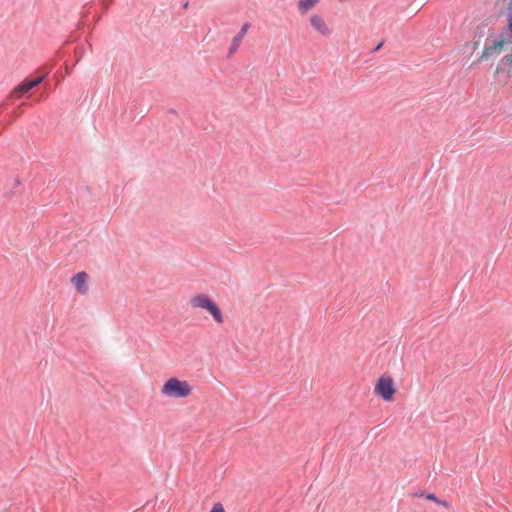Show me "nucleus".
<instances>
[{
	"mask_svg": "<svg viewBox=\"0 0 512 512\" xmlns=\"http://www.w3.org/2000/svg\"><path fill=\"white\" fill-rule=\"evenodd\" d=\"M192 390L188 381L171 377L161 387V394L169 398H186L192 393Z\"/></svg>",
	"mask_w": 512,
	"mask_h": 512,
	"instance_id": "obj_2",
	"label": "nucleus"
},
{
	"mask_svg": "<svg viewBox=\"0 0 512 512\" xmlns=\"http://www.w3.org/2000/svg\"><path fill=\"white\" fill-rule=\"evenodd\" d=\"M189 303L194 309L206 310L217 324L224 323V317L217 304L206 294L200 293L192 296Z\"/></svg>",
	"mask_w": 512,
	"mask_h": 512,
	"instance_id": "obj_1",
	"label": "nucleus"
},
{
	"mask_svg": "<svg viewBox=\"0 0 512 512\" xmlns=\"http://www.w3.org/2000/svg\"><path fill=\"white\" fill-rule=\"evenodd\" d=\"M88 279L89 275L84 271L78 272L71 278V283L79 294L86 295L88 293Z\"/></svg>",
	"mask_w": 512,
	"mask_h": 512,
	"instance_id": "obj_7",
	"label": "nucleus"
},
{
	"mask_svg": "<svg viewBox=\"0 0 512 512\" xmlns=\"http://www.w3.org/2000/svg\"><path fill=\"white\" fill-rule=\"evenodd\" d=\"M250 27L251 24L249 22H245L240 28L239 32L233 37L228 50L229 56H232L239 49Z\"/></svg>",
	"mask_w": 512,
	"mask_h": 512,
	"instance_id": "obj_8",
	"label": "nucleus"
},
{
	"mask_svg": "<svg viewBox=\"0 0 512 512\" xmlns=\"http://www.w3.org/2000/svg\"><path fill=\"white\" fill-rule=\"evenodd\" d=\"M374 390L385 401H391L396 392L392 378L385 375L378 379Z\"/></svg>",
	"mask_w": 512,
	"mask_h": 512,
	"instance_id": "obj_3",
	"label": "nucleus"
},
{
	"mask_svg": "<svg viewBox=\"0 0 512 512\" xmlns=\"http://www.w3.org/2000/svg\"><path fill=\"white\" fill-rule=\"evenodd\" d=\"M309 22L313 30L323 37H330L333 33V29L326 22L324 17L320 14H312L309 18Z\"/></svg>",
	"mask_w": 512,
	"mask_h": 512,
	"instance_id": "obj_4",
	"label": "nucleus"
},
{
	"mask_svg": "<svg viewBox=\"0 0 512 512\" xmlns=\"http://www.w3.org/2000/svg\"><path fill=\"white\" fill-rule=\"evenodd\" d=\"M504 65L512 67V54L507 55V56L502 58L500 65H498V67L496 69V73L497 74H499L501 71H503V67L502 66H504Z\"/></svg>",
	"mask_w": 512,
	"mask_h": 512,
	"instance_id": "obj_11",
	"label": "nucleus"
},
{
	"mask_svg": "<svg viewBox=\"0 0 512 512\" xmlns=\"http://www.w3.org/2000/svg\"><path fill=\"white\" fill-rule=\"evenodd\" d=\"M508 26L512 29V1L508 6Z\"/></svg>",
	"mask_w": 512,
	"mask_h": 512,
	"instance_id": "obj_13",
	"label": "nucleus"
},
{
	"mask_svg": "<svg viewBox=\"0 0 512 512\" xmlns=\"http://www.w3.org/2000/svg\"><path fill=\"white\" fill-rule=\"evenodd\" d=\"M45 77H46V75H43L36 79L23 81L21 84H19L17 87L14 88L10 97L16 98V99L21 98L24 94L29 92L31 89L38 86L44 80Z\"/></svg>",
	"mask_w": 512,
	"mask_h": 512,
	"instance_id": "obj_6",
	"label": "nucleus"
},
{
	"mask_svg": "<svg viewBox=\"0 0 512 512\" xmlns=\"http://www.w3.org/2000/svg\"><path fill=\"white\" fill-rule=\"evenodd\" d=\"M511 43L510 37L506 38L503 35L495 38L490 45H487L483 51L482 58L498 55L502 52L506 44Z\"/></svg>",
	"mask_w": 512,
	"mask_h": 512,
	"instance_id": "obj_5",
	"label": "nucleus"
},
{
	"mask_svg": "<svg viewBox=\"0 0 512 512\" xmlns=\"http://www.w3.org/2000/svg\"><path fill=\"white\" fill-rule=\"evenodd\" d=\"M210 512H225L224 506L222 505V503L217 502L212 506Z\"/></svg>",
	"mask_w": 512,
	"mask_h": 512,
	"instance_id": "obj_12",
	"label": "nucleus"
},
{
	"mask_svg": "<svg viewBox=\"0 0 512 512\" xmlns=\"http://www.w3.org/2000/svg\"><path fill=\"white\" fill-rule=\"evenodd\" d=\"M418 496H425V498H426L427 500L433 501V502H435V503H437V504H439V505H441V506L445 507L446 509H449V508H450V503H449V502H447L446 500H442V499L438 498V497H437L435 494H433V493H427V494H425V493H421V494H419Z\"/></svg>",
	"mask_w": 512,
	"mask_h": 512,
	"instance_id": "obj_10",
	"label": "nucleus"
},
{
	"mask_svg": "<svg viewBox=\"0 0 512 512\" xmlns=\"http://www.w3.org/2000/svg\"><path fill=\"white\" fill-rule=\"evenodd\" d=\"M321 0H299L297 3L298 11L301 14H306L311 9H313L316 5L320 3Z\"/></svg>",
	"mask_w": 512,
	"mask_h": 512,
	"instance_id": "obj_9",
	"label": "nucleus"
},
{
	"mask_svg": "<svg viewBox=\"0 0 512 512\" xmlns=\"http://www.w3.org/2000/svg\"><path fill=\"white\" fill-rule=\"evenodd\" d=\"M382 45H383V42L379 43V44L375 47L374 51H378V50L382 47Z\"/></svg>",
	"mask_w": 512,
	"mask_h": 512,
	"instance_id": "obj_15",
	"label": "nucleus"
},
{
	"mask_svg": "<svg viewBox=\"0 0 512 512\" xmlns=\"http://www.w3.org/2000/svg\"><path fill=\"white\" fill-rule=\"evenodd\" d=\"M20 184H21V182L18 178L13 179V187L14 188L20 186Z\"/></svg>",
	"mask_w": 512,
	"mask_h": 512,
	"instance_id": "obj_14",
	"label": "nucleus"
}]
</instances>
